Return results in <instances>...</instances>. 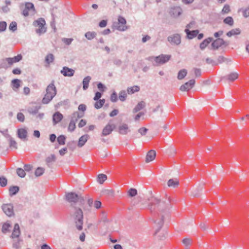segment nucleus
<instances>
[{
	"mask_svg": "<svg viewBox=\"0 0 249 249\" xmlns=\"http://www.w3.org/2000/svg\"><path fill=\"white\" fill-rule=\"evenodd\" d=\"M171 208L170 202L169 200H161L155 198L152 201L150 206V209L158 213L161 217L160 221H157L156 224L159 225L158 228H161L164 222V218L168 216Z\"/></svg>",
	"mask_w": 249,
	"mask_h": 249,
	"instance_id": "nucleus-1",
	"label": "nucleus"
},
{
	"mask_svg": "<svg viewBox=\"0 0 249 249\" xmlns=\"http://www.w3.org/2000/svg\"><path fill=\"white\" fill-rule=\"evenodd\" d=\"M46 91V94L42 99V103L44 104L49 103L56 94V89L53 82L48 86Z\"/></svg>",
	"mask_w": 249,
	"mask_h": 249,
	"instance_id": "nucleus-2",
	"label": "nucleus"
},
{
	"mask_svg": "<svg viewBox=\"0 0 249 249\" xmlns=\"http://www.w3.org/2000/svg\"><path fill=\"white\" fill-rule=\"evenodd\" d=\"M73 216L75 220L76 225L78 230L82 229L83 226V212L80 209L74 208V213Z\"/></svg>",
	"mask_w": 249,
	"mask_h": 249,
	"instance_id": "nucleus-3",
	"label": "nucleus"
},
{
	"mask_svg": "<svg viewBox=\"0 0 249 249\" xmlns=\"http://www.w3.org/2000/svg\"><path fill=\"white\" fill-rule=\"evenodd\" d=\"M45 25L46 22L44 19L41 18H39L33 22V25L38 27L36 30V32L39 35L44 34L46 32V28L45 27Z\"/></svg>",
	"mask_w": 249,
	"mask_h": 249,
	"instance_id": "nucleus-4",
	"label": "nucleus"
},
{
	"mask_svg": "<svg viewBox=\"0 0 249 249\" xmlns=\"http://www.w3.org/2000/svg\"><path fill=\"white\" fill-rule=\"evenodd\" d=\"M126 21L125 19L119 16L118 18V22L114 24L115 26L116 29L120 31H124L127 29V27L126 25Z\"/></svg>",
	"mask_w": 249,
	"mask_h": 249,
	"instance_id": "nucleus-5",
	"label": "nucleus"
},
{
	"mask_svg": "<svg viewBox=\"0 0 249 249\" xmlns=\"http://www.w3.org/2000/svg\"><path fill=\"white\" fill-rule=\"evenodd\" d=\"M35 8L32 3L26 2L25 3V8L22 11V14L24 16L27 17L30 13L35 14Z\"/></svg>",
	"mask_w": 249,
	"mask_h": 249,
	"instance_id": "nucleus-6",
	"label": "nucleus"
},
{
	"mask_svg": "<svg viewBox=\"0 0 249 249\" xmlns=\"http://www.w3.org/2000/svg\"><path fill=\"white\" fill-rule=\"evenodd\" d=\"M115 128V125L110 123H108L103 129L101 136H106L110 134Z\"/></svg>",
	"mask_w": 249,
	"mask_h": 249,
	"instance_id": "nucleus-7",
	"label": "nucleus"
},
{
	"mask_svg": "<svg viewBox=\"0 0 249 249\" xmlns=\"http://www.w3.org/2000/svg\"><path fill=\"white\" fill-rule=\"evenodd\" d=\"M171 58L170 55L161 54L154 57V60L157 65H161L168 62Z\"/></svg>",
	"mask_w": 249,
	"mask_h": 249,
	"instance_id": "nucleus-8",
	"label": "nucleus"
},
{
	"mask_svg": "<svg viewBox=\"0 0 249 249\" xmlns=\"http://www.w3.org/2000/svg\"><path fill=\"white\" fill-rule=\"evenodd\" d=\"M4 213L8 216L10 217L14 215L13 206L11 204H5L2 206Z\"/></svg>",
	"mask_w": 249,
	"mask_h": 249,
	"instance_id": "nucleus-9",
	"label": "nucleus"
},
{
	"mask_svg": "<svg viewBox=\"0 0 249 249\" xmlns=\"http://www.w3.org/2000/svg\"><path fill=\"white\" fill-rule=\"evenodd\" d=\"M195 84V80L192 79L180 87L179 89L181 91H186L192 89Z\"/></svg>",
	"mask_w": 249,
	"mask_h": 249,
	"instance_id": "nucleus-10",
	"label": "nucleus"
},
{
	"mask_svg": "<svg viewBox=\"0 0 249 249\" xmlns=\"http://www.w3.org/2000/svg\"><path fill=\"white\" fill-rule=\"evenodd\" d=\"M65 197L66 200L69 202L76 203L79 200L78 195L73 193H68L66 194L65 195Z\"/></svg>",
	"mask_w": 249,
	"mask_h": 249,
	"instance_id": "nucleus-11",
	"label": "nucleus"
},
{
	"mask_svg": "<svg viewBox=\"0 0 249 249\" xmlns=\"http://www.w3.org/2000/svg\"><path fill=\"white\" fill-rule=\"evenodd\" d=\"M182 9L179 6H173L171 8L170 14L174 17H178L181 15Z\"/></svg>",
	"mask_w": 249,
	"mask_h": 249,
	"instance_id": "nucleus-12",
	"label": "nucleus"
},
{
	"mask_svg": "<svg viewBox=\"0 0 249 249\" xmlns=\"http://www.w3.org/2000/svg\"><path fill=\"white\" fill-rule=\"evenodd\" d=\"M168 40L172 44L178 45L181 42L180 36L178 34H175L168 37Z\"/></svg>",
	"mask_w": 249,
	"mask_h": 249,
	"instance_id": "nucleus-13",
	"label": "nucleus"
},
{
	"mask_svg": "<svg viewBox=\"0 0 249 249\" xmlns=\"http://www.w3.org/2000/svg\"><path fill=\"white\" fill-rule=\"evenodd\" d=\"M61 73L64 76L71 77L73 75L74 71L72 69L69 68L68 67H64L62 70L61 71Z\"/></svg>",
	"mask_w": 249,
	"mask_h": 249,
	"instance_id": "nucleus-14",
	"label": "nucleus"
},
{
	"mask_svg": "<svg viewBox=\"0 0 249 249\" xmlns=\"http://www.w3.org/2000/svg\"><path fill=\"white\" fill-rule=\"evenodd\" d=\"M129 131L130 130L127 124H122L120 125L118 127V132L119 134L121 135H126Z\"/></svg>",
	"mask_w": 249,
	"mask_h": 249,
	"instance_id": "nucleus-15",
	"label": "nucleus"
},
{
	"mask_svg": "<svg viewBox=\"0 0 249 249\" xmlns=\"http://www.w3.org/2000/svg\"><path fill=\"white\" fill-rule=\"evenodd\" d=\"M156 153L154 150H150L147 153L145 158V162L146 163L150 162L154 160L155 159Z\"/></svg>",
	"mask_w": 249,
	"mask_h": 249,
	"instance_id": "nucleus-16",
	"label": "nucleus"
},
{
	"mask_svg": "<svg viewBox=\"0 0 249 249\" xmlns=\"http://www.w3.org/2000/svg\"><path fill=\"white\" fill-rule=\"evenodd\" d=\"M22 56L21 54H19L18 55L12 57V58H6V61L10 65H12L15 63H17L19 62L20 60L22 59Z\"/></svg>",
	"mask_w": 249,
	"mask_h": 249,
	"instance_id": "nucleus-17",
	"label": "nucleus"
},
{
	"mask_svg": "<svg viewBox=\"0 0 249 249\" xmlns=\"http://www.w3.org/2000/svg\"><path fill=\"white\" fill-rule=\"evenodd\" d=\"M224 41L222 38H219L215 40L212 43V46L214 49H216L224 45Z\"/></svg>",
	"mask_w": 249,
	"mask_h": 249,
	"instance_id": "nucleus-18",
	"label": "nucleus"
},
{
	"mask_svg": "<svg viewBox=\"0 0 249 249\" xmlns=\"http://www.w3.org/2000/svg\"><path fill=\"white\" fill-rule=\"evenodd\" d=\"M167 185L169 187L176 188L179 185V180L178 178H171L167 181Z\"/></svg>",
	"mask_w": 249,
	"mask_h": 249,
	"instance_id": "nucleus-19",
	"label": "nucleus"
},
{
	"mask_svg": "<svg viewBox=\"0 0 249 249\" xmlns=\"http://www.w3.org/2000/svg\"><path fill=\"white\" fill-rule=\"evenodd\" d=\"M89 138V136L88 134H85L82 136L79 139L77 145L79 147H82L86 142H87Z\"/></svg>",
	"mask_w": 249,
	"mask_h": 249,
	"instance_id": "nucleus-20",
	"label": "nucleus"
},
{
	"mask_svg": "<svg viewBox=\"0 0 249 249\" xmlns=\"http://www.w3.org/2000/svg\"><path fill=\"white\" fill-rule=\"evenodd\" d=\"M20 231L19 227L18 224H16L14 225V229L12 231L11 235V238H17L19 236Z\"/></svg>",
	"mask_w": 249,
	"mask_h": 249,
	"instance_id": "nucleus-21",
	"label": "nucleus"
},
{
	"mask_svg": "<svg viewBox=\"0 0 249 249\" xmlns=\"http://www.w3.org/2000/svg\"><path fill=\"white\" fill-rule=\"evenodd\" d=\"M11 229V224L8 222H4L2 225L1 231L3 233L6 234L10 231Z\"/></svg>",
	"mask_w": 249,
	"mask_h": 249,
	"instance_id": "nucleus-22",
	"label": "nucleus"
},
{
	"mask_svg": "<svg viewBox=\"0 0 249 249\" xmlns=\"http://www.w3.org/2000/svg\"><path fill=\"white\" fill-rule=\"evenodd\" d=\"M18 136L21 139H26L27 136V131L25 128H20L18 130Z\"/></svg>",
	"mask_w": 249,
	"mask_h": 249,
	"instance_id": "nucleus-23",
	"label": "nucleus"
},
{
	"mask_svg": "<svg viewBox=\"0 0 249 249\" xmlns=\"http://www.w3.org/2000/svg\"><path fill=\"white\" fill-rule=\"evenodd\" d=\"M238 77V74L237 72H231L226 77V80L230 81H233L237 79Z\"/></svg>",
	"mask_w": 249,
	"mask_h": 249,
	"instance_id": "nucleus-24",
	"label": "nucleus"
},
{
	"mask_svg": "<svg viewBox=\"0 0 249 249\" xmlns=\"http://www.w3.org/2000/svg\"><path fill=\"white\" fill-rule=\"evenodd\" d=\"M145 106V103L142 101L140 102L133 109V112L136 113L143 108Z\"/></svg>",
	"mask_w": 249,
	"mask_h": 249,
	"instance_id": "nucleus-25",
	"label": "nucleus"
},
{
	"mask_svg": "<svg viewBox=\"0 0 249 249\" xmlns=\"http://www.w3.org/2000/svg\"><path fill=\"white\" fill-rule=\"evenodd\" d=\"M185 32L187 35L188 37L190 39H192L196 36L198 34V31L197 30L190 31L188 29H185Z\"/></svg>",
	"mask_w": 249,
	"mask_h": 249,
	"instance_id": "nucleus-26",
	"label": "nucleus"
},
{
	"mask_svg": "<svg viewBox=\"0 0 249 249\" xmlns=\"http://www.w3.org/2000/svg\"><path fill=\"white\" fill-rule=\"evenodd\" d=\"M54 59V55L52 53H49L45 57V62L47 65L49 66L51 63L53 62Z\"/></svg>",
	"mask_w": 249,
	"mask_h": 249,
	"instance_id": "nucleus-27",
	"label": "nucleus"
},
{
	"mask_svg": "<svg viewBox=\"0 0 249 249\" xmlns=\"http://www.w3.org/2000/svg\"><path fill=\"white\" fill-rule=\"evenodd\" d=\"M140 90V87L138 86H134L133 87H128L127 89V93L129 94H131L135 92H138Z\"/></svg>",
	"mask_w": 249,
	"mask_h": 249,
	"instance_id": "nucleus-28",
	"label": "nucleus"
},
{
	"mask_svg": "<svg viewBox=\"0 0 249 249\" xmlns=\"http://www.w3.org/2000/svg\"><path fill=\"white\" fill-rule=\"evenodd\" d=\"M63 115L59 112H56L53 116V120L55 123H57L61 121Z\"/></svg>",
	"mask_w": 249,
	"mask_h": 249,
	"instance_id": "nucleus-29",
	"label": "nucleus"
},
{
	"mask_svg": "<svg viewBox=\"0 0 249 249\" xmlns=\"http://www.w3.org/2000/svg\"><path fill=\"white\" fill-rule=\"evenodd\" d=\"M187 71L185 69L180 70L178 74V79L179 80L183 79L187 75Z\"/></svg>",
	"mask_w": 249,
	"mask_h": 249,
	"instance_id": "nucleus-30",
	"label": "nucleus"
},
{
	"mask_svg": "<svg viewBox=\"0 0 249 249\" xmlns=\"http://www.w3.org/2000/svg\"><path fill=\"white\" fill-rule=\"evenodd\" d=\"M91 78L90 76H87L84 78L83 80V88L84 90L87 89L88 88L89 84Z\"/></svg>",
	"mask_w": 249,
	"mask_h": 249,
	"instance_id": "nucleus-31",
	"label": "nucleus"
},
{
	"mask_svg": "<svg viewBox=\"0 0 249 249\" xmlns=\"http://www.w3.org/2000/svg\"><path fill=\"white\" fill-rule=\"evenodd\" d=\"M241 32L239 29H233L227 33V36L231 37L232 36L237 35L240 34Z\"/></svg>",
	"mask_w": 249,
	"mask_h": 249,
	"instance_id": "nucleus-32",
	"label": "nucleus"
},
{
	"mask_svg": "<svg viewBox=\"0 0 249 249\" xmlns=\"http://www.w3.org/2000/svg\"><path fill=\"white\" fill-rule=\"evenodd\" d=\"M212 38H208L204 40L200 45V47L201 49H205L208 45L212 41Z\"/></svg>",
	"mask_w": 249,
	"mask_h": 249,
	"instance_id": "nucleus-33",
	"label": "nucleus"
},
{
	"mask_svg": "<svg viewBox=\"0 0 249 249\" xmlns=\"http://www.w3.org/2000/svg\"><path fill=\"white\" fill-rule=\"evenodd\" d=\"M105 103V99H101L99 100H97L95 104H94V107L95 108L97 109H99L101 108L104 104Z\"/></svg>",
	"mask_w": 249,
	"mask_h": 249,
	"instance_id": "nucleus-34",
	"label": "nucleus"
},
{
	"mask_svg": "<svg viewBox=\"0 0 249 249\" xmlns=\"http://www.w3.org/2000/svg\"><path fill=\"white\" fill-rule=\"evenodd\" d=\"M107 179V176L105 174H101L98 176V182L100 184H103Z\"/></svg>",
	"mask_w": 249,
	"mask_h": 249,
	"instance_id": "nucleus-35",
	"label": "nucleus"
},
{
	"mask_svg": "<svg viewBox=\"0 0 249 249\" xmlns=\"http://www.w3.org/2000/svg\"><path fill=\"white\" fill-rule=\"evenodd\" d=\"M9 191L10 196H13L18 192L19 188L18 186H12L9 188Z\"/></svg>",
	"mask_w": 249,
	"mask_h": 249,
	"instance_id": "nucleus-36",
	"label": "nucleus"
},
{
	"mask_svg": "<svg viewBox=\"0 0 249 249\" xmlns=\"http://www.w3.org/2000/svg\"><path fill=\"white\" fill-rule=\"evenodd\" d=\"M96 35V33L94 32H88L86 33L85 36L87 39L90 40L94 38Z\"/></svg>",
	"mask_w": 249,
	"mask_h": 249,
	"instance_id": "nucleus-37",
	"label": "nucleus"
},
{
	"mask_svg": "<svg viewBox=\"0 0 249 249\" xmlns=\"http://www.w3.org/2000/svg\"><path fill=\"white\" fill-rule=\"evenodd\" d=\"M84 114V113H80L78 112H75L72 114V120H74L75 119L76 121L77 119L82 117Z\"/></svg>",
	"mask_w": 249,
	"mask_h": 249,
	"instance_id": "nucleus-38",
	"label": "nucleus"
},
{
	"mask_svg": "<svg viewBox=\"0 0 249 249\" xmlns=\"http://www.w3.org/2000/svg\"><path fill=\"white\" fill-rule=\"evenodd\" d=\"M17 173L18 175L20 178H24L26 175L24 170L20 168L17 169Z\"/></svg>",
	"mask_w": 249,
	"mask_h": 249,
	"instance_id": "nucleus-39",
	"label": "nucleus"
},
{
	"mask_svg": "<svg viewBox=\"0 0 249 249\" xmlns=\"http://www.w3.org/2000/svg\"><path fill=\"white\" fill-rule=\"evenodd\" d=\"M66 138L63 135H60L58 137L57 140L58 143L60 145H64L65 143Z\"/></svg>",
	"mask_w": 249,
	"mask_h": 249,
	"instance_id": "nucleus-40",
	"label": "nucleus"
},
{
	"mask_svg": "<svg viewBox=\"0 0 249 249\" xmlns=\"http://www.w3.org/2000/svg\"><path fill=\"white\" fill-rule=\"evenodd\" d=\"M75 128V121L73 120H71L70 122L68 130L70 131H73Z\"/></svg>",
	"mask_w": 249,
	"mask_h": 249,
	"instance_id": "nucleus-41",
	"label": "nucleus"
},
{
	"mask_svg": "<svg viewBox=\"0 0 249 249\" xmlns=\"http://www.w3.org/2000/svg\"><path fill=\"white\" fill-rule=\"evenodd\" d=\"M13 88L18 89L20 87V81L18 79H14L12 81Z\"/></svg>",
	"mask_w": 249,
	"mask_h": 249,
	"instance_id": "nucleus-42",
	"label": "nucleus"
},
{
	"mask_svg": "<svg viewBox=\"0 0 249 249\" xmlns=\"http://www.w3.org/2000/svg\"><path fill=\"white\" fill-rule=\"evenodd\" d=\"M44 172V169L41 167H38L35 171V175L36 177L41 176Z\"/></svg>",
	"mask_w": 249,
	"mask_h": 249,
	"instance_id": "nucleus-43",
	"label": "nucleus"
},
{
	"mask_svg": "<svg viewBox=\"0 0 249 249\" xmlns=\"http://www.w3.org/2000/svg\"><path fill=\"white\" fill-rule=\"evenodd\" d=\"M224 22L225 24H228L230 26H232L233 24V20L231 17H228L224 20Z\"/></svg>",
	"mask_w": 249,
	"mask_h": 249,
	"instance_id": "nucleus-44",
	"label": "nucleus"
},
{
	"mask_svg": "<svg viewBox=\"0 0 249 249\" xmlns=\"http://www.w3.org/2000/svg\"><path fill=\"white\" fill-rule=\"evenodd\" d=\"M126 97V94L125 91H121L119 93V98L121 101H124Z\"/></svg>",
	"mask_w": 249,
	"mask_h": 249,
	"instance_id": "nucleus-45",
	"label": "nucleus"
},
{
	"mask_svg": "<svg viewBox=\"0 0 249 249\" xmlns=\"http://www.w3.org/2000/svg\"><path fill=\"white\" fill-rule=\"evenodd\" d=\"M137 194V191L135 189L131 188L129 189V191H128V195L131 197L134 196H136Z\"/></svg>",
	"mask_w": 249,
	"mask_h": 249,
	"instance_id": "nucleus-46",
	"label": "nucleus"
},
{
	"mask_svg": "<svg viewBox=\"0 0 249 249\" xmlns=\"http://www.w3.org/2000/svg\"><path fill=\"white\" fill-rule=\"evenodd\" d=\"M9 30L12 31H15L17 29V24L16 22H12L9 27Z\"/></svg>",
	"mask_w": 249,
	"mask_h": 249,
	"instance_id": "nucleus-47",
	"label": "nucleus"
},
{
	"mask_svg": "<svg viewBox=\"0 0 249 249\" xmlns=\"http://www.w3.org/2000/svg\"><path fill=\"white\" fill-rule=\"evenodd\" d=\"M7 184V179L3 177H0V185L1 187L5 186Z\"/></svg>",
	"mask_w": 249,
	"mask_h": 249,
	"instance_id": "nucleus-48",
	"label": "nucleus"
},
{
	"mask_svg": "<svg viewBox=\"0 0 249 249\" xmlns=\"http://www.w3.org/2000/svg\"><path fill=\"white\" fill-rule=\"evenodd\" d=\"M182 243L184 245L188 246L191 245L192 240L189 238H185L182 240Z\"/></svg>",
	"mask_w": 249,
	"mask_h": 249,
	"instance_id": "nucleus-49",
	"label": "nucleus"
},
{
	"mask_svg": "<svg viewBox=\"0 0 249 249\" xmlns=\"http://www.w3.org/2000/svg\"><path fill=\"white\" fill-rule=\"evenodd\" d=\"M55 156L54 155H51L50 157H48L46 161L48 163H51L52 162L54 161L55 160Z\"/></svg>",
	"mask_w": 249,
	"mask_h": 249,
	"instance_id": "nucleus-50",
	"label": "nucleus"
},
{
	"mask_svg": "<svg viewBox=\"0 0 249 249\" xmlns=\"http://www.w3.org/2000/svg\"><path fill=\"white\" fill-rule=\"evenodd\" d=\"M17 119L21 122H23L25 120V117L24 114L20 112L18 113L17 114Z\"/></svg>",
	"mask_w": 249,
	"mask_h": 249,
	"instance_id": "nucleus-51",
	"label": "nucleus"
},
{
	"mask_svg": "<svg viewBox=\"0 0 249 249\" xmlns=\"http://www.w3.org/2000/svg\"><path fill=\"white\" fill-rule=\"evenodd\" d=\"M7 27V24L5 21L0 22V31L2 32L5 30Z\"/></svg>",
	"mask_w": 249,
	"mask_h": 249,
	"instance_id": "nucleus-52",
	"label": "nucleus"
},
{
	"mask_svg": "<svg viewBox=\"0 0 249 249\" xmlns=\"http://www.w3.org/2000/svg\"><path fill=\"white\" fill-rule=\"evenodd\" d=\"M222 12L224 14H227V13H229V12L230 11V7L229 5H225L223 7V9H222Z\"/></svg>",
	"mask_w": 249,
	"mask_h": 249,
	"instance_id": "nucleus-53",
	"label": "nucleus"
},
{
	"mask_svg": "<svg viewBox=\"0 0 249 249\" xmlns=\"http://www.w3.org/2000/svg\"><path fill=\"white\" fill-rule=\"evenodd\" d=\"M147 129L145 127H142L138 130L139 133H140L142 136L145 135L147 133Z\"/></svg>",
	"mask_w": 249,
	"mask_h": 249,
	"instance_id": "nucleus-54",
	"label": "nucleus"
},
{
	"mask_svg": "<svg viewBox=\"0 0 249 249\" xmlns=\"http://www.w3.org/2000/svg\"><path fill=\"white\" fill-rule=\"evenodd\" d=\"M10 146L12 148H17V142L15 140L11 139L10 140Z\"/></svg>",
	"mask_w": 249,
	"mask_h": 249,
	"instance_id": "nucleus-55",
	"label": "nucleus"
},
{
	"mask_svg": "<svg viewBox=\"0 0 249 249\" xmlns=\"http://www.w3.org/2000/svg\"><path fill=\"white\" fill-rule=\"evenodd\" d=\"M110 100L112 102H115L117 100V95L115 92L112 93L110 96Z\"/></svg>",
	"mask_w": 249,
	"mask_h": 249,
	"instance_id": "nucleus-56",
	"label": "nucleus"
},
{
	"mask_svg": "<svg viewBox=\"0 0 249 249\" xmlns=\"http://www.w3.org/2000/svg\"><path fill=\"white\" fill-rule=\"evenodd\" d=\"M102 203L100 201H95L94 203V207L96 209H99Z\"/></svg>",
	"mask_w": 249,
	"mask_h": 249,
	"instance_id": "nucleus-57",
	"label": "nucleus"
},
{
	"mask_svg": "<svg viewBox=\"0 0 249 249\" xmlns=\"http://www.w3.org/2000/svg\"><path fill=\"white\" fill-rule=\"evenodd\" d=\"M107 21L106 20H102L99 23V26L101 28L105 27L107 26Z\"/></svg>",
	"mask_w": 249,
	"mask_h": 249,
	"instance_id": "nucleus-58",
	"label": "nucleus"
},
{
	"mask_svg": "<svg viewBox=\"0 0 249 249\" xmlns=\"http://www.w3.org/2000/svg\"><path fill=\"white\" fill-rule=\"evenodd\" d=\"M101 96H102V94H101V93L100 92H97L95 93V96H94L93 99L95 101H97L98 100H99L101 97Z\"/></svg>",
	"mask_w": 249,
	"mask_h": 249,
	"instance_id": "nucleus-59",
	"label": "nucleus"
},
{
	"mask_svg": "<svg viewBox=\"0 0 249 249\" xmlns=\"http://www.w3.org/2000/svg\"><path fill=\"white\" fill-rule=\"evenodd\" d=\"M78 109L79 110H81L83 111V113L86 110V105L84 104H80L78 107Z\"/></svg>",
	"mask_w": 249,
	"mask_h": 249,
	"instance_id": "nucleus-60",
	"label": "nucleus"
},
{
	"mask_svg": "<svg viewBox=\"0 0 249 249\" xmlns=\"http://www.w3.org/2000/svg\"><path fill=\"white\" fill-rule=\"evenodd\" d=\"M144 115V113L143 112H140L135 117V120L136 121H137L139 120L140 118L143 116Z\"/></svg>",
	"mask_w": 249,
	"mask_h": 249,
	"instance_id": "nucleus-61",
	"label": "nucleus"
},
{
	"mask_svg": "<svg viewBox=\"0 0 249 249\" xmlns=\"http://www.w3.org/2000/svg\"><path fill=\"white\" fill-rule=\"evenodd\" d=\"M118 113V110L117 109H114L109 114V116L110 117H113L114 116H116Z\"/></svg>",
	"mask_w": 249,
	"mask_h": 249,
	"instance_id": "nucleus-62",
	"label": "nucleus"
},
{
	"mask_svg": "<svg viewBox=\"0 0 249 249\" xmlns=\"http://www.w3.org/2000/svg\"><path fill=\"white\" fill-rule=\"evenodd\" d=\"M86 124V122L85 120H81L78 124V127H82L85 126Z\"/></svg>",
	"mask_w": 249,
	"mask_h": 249,
	"instance_id": "nucleus-63",
	"label": "nucleus"
},
{
	"mask_svg": "<svg viewBox=\"0 0 249 249\" xmlns=\"http://www.w3.org/2000/svg\"><path fill=\"white\" fill-rule=\"evenodd\" d=\"M67 151V148H64L63 149H60L59 151V153L60 155L63 156L64 154H65L66 153Z\"/></svg>",
	"mask_w": 249,
	"mask_h": 249,
	"instance_id": "nucleus-64",
	"label": "nucleus"
}]
</instances>
